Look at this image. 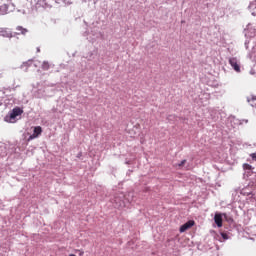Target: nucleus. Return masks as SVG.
Instances as JSON below:
<instances>
[{"label": "nucleus", "mask_w": 256, "mask_h": 256, "mask_svg": "<svg viewBox=\"0 0 256 256\" xmlns=\"http://www.w3.org/2000/svg\"><path fill=\"white\" fill-rule=\"evenodd\" d=\"M34 129H41V126L34 127Z\"/></svg>", "instance_id": "nucleus-21"}, {"label": "nucleus", "mask_w": 256, "mask_h": 256, "mask_svg": "<svg viewBox=\"0 0 256 256\" xmlns=\"http://www.w3.org/2000/svg\"><path fill=\"white\" fill-rule=\"evenodd\" d=\"M242 167L244 171H253V166H251V164L244 163Z\"/></svg>", "instance_id": "nucleus-11"}, {"label": "nucleus", "mask_w": 256, "mask_h": 256, "mask_svg": "<svg viewBox=\"0 0 256 256\" xmlns=\"http://www.w3.org/2000/svg\"><path fill=\"white\" fill-rule=\"evenodd\" d=\"M250 157L253 159V161H256V153L250 154Z\"/></svg>", "instance_id": "nucleus-19"}, {"label": "nucleus", "mask_w": 256, "mask_h": 256, "mask_svg": "<svg viewBox=\"0 0 256 256\" xmlns=\"http://www.w3.org/2000/svg\"><path fill=\"white\" fill-rule=\"evenodd\" d=\"M17 35H27L29 33V30L27 28H23V26H17L16 27Z\"/></svg>", "instance_id": "nucleus-8"}, {"label": "nucleus", "mask_w": 256, "mask_h": 256, "mask_svg": "<svg viewBox=\"0 0 256 256\" xmlns=\"http://www.w3.org/2000/svg\"><path fill=\"white\" fill-rule=\"evenodd\" d=\"M245 172L248 177H251V175H253V170H245Z\"/></svg>", "instance_id": "nucleus-16"}, {"label": "nucleus", "mask_w": 256, "mask_h": 256, "mask_svg": "<svg viewBox=\"0 0 256 256\" xmlns=\"http://www.w3.org/2000/svg\"><path fill=\"white\" fill-rule=\"evenodd\" d=\"M249 123V120H242L240 121L239 125L243 126V125H247Z\"/></svg>", "instance_id": "nucleus-15"}, {"label": "nucleus", "mask_w": 256, "mask_h": 256, "mask_svg": "<svg viewBox=\"0 0 256 256\" xmlns=\"http://www.w3.org/2000/svg\"><path fill=\"white\" fill-rule=\"evenodd\" d=\"M9 11V4H3L0 6V15H7V12Z\"/></svg>", "instance_id": "nucleus-9"}, {"label": "nucleus", "mask_w": 256, "mask_h": 256, "mask_svg": "<svg viewBox=\"0 0 256 256\" xmlns=\"http://www.w3.org/2000/svg\"><path fill=\"white\" fill-rule=\"evenodd\" d=\"M221 237H222L224 240L229 239V235H227V233H225V232H222V233H221Z\"/></svg>", "instance_id": "nucleus-14"}, {"label": "nucleus", "mask_w": 256, "mask_h": 256, "mask_svg": "<svg viewBox=\"0 0 256 256\" xmlns=\"http://www.w3.org/2000/svg\"><path fill=\"white\" fill-rule=\"evenodd\" d=\"M42 132H43V130H41V129H34V133L29 136L27 141H33V139H37V136L41 135Z\"/></svg>", "instance_id": "nucleus-6"}, {"label": "nucleus", "mask_w": 256, "mask_h": 256, "mask_svg": "<svg viewBox=\"0 0 256 256\" xmlns=\"http://www.w3.org/2000/svg\"><path fill=\"white\" fill-rule=\"evenodd\" d=\"M214 221L217 227H223V216L221 214H215Z\"/></svg>", "instance_id": "nucleus-4"}, {"label": "nucleus", "mask_w": 256, "mask_h": 256, "mask_svg": "<svg viewBox=\"0 0 256 256\" xmlns=\"http://www.w3.org/2000/svg\"><path fill=\"white\" fill-rule=\"evenodd\" d=\"M12 5L13 7H16V9H23V7H25V0H14Z\"/></svg>", "instance_id": "nucleus-5"}, {"label": "nucleus", "mask_w": 256, "mask_h": 256, "mask_svg": "<svg viewBox=\"0 0 256 256\" xmlns=\"http://www.w3.org/2000/svg\"><path fill=\"white\" fill-rule=\"evenodd\" d=\"M75 253H79L80 256L85 255V252L83 250H75Z\"/></svg>", "instance_id": "nucleus-17"}, {"label": "nucleus", "mask_w": 256, "mask_h": 256, "mask_svg": "<svg viewBox=\"0 0 256 256\" xmlns=\"http://www.w3.org/2000/svg\"><path fill=\"white\" fill-rule=\"evenodd\" d=\"M69 256H77V255H75V254H69Z\"/></svg>", "instance_id": "nucleus-22"}, {"label": "nucleus", "mask_w": 256, "mask_h": 256, "mask_svg": "<svg viewBox=\"0 0 256 256\" xmlns=\"http://www.w3.org/2000/svg\"><path fill=\"white\" fill-rule=\"evenodd\" d=\"M114 202L118 204L119 207H121L122 204L121 202H119V199L117 197H115Z\"/></svg>", "instance_id": "nucleus-18"}, {"label": "nucleus", "mask_w": 256, "mask_h": 256, "mask_svg": "<svg viewBox=\"0 0 256 256\" xmlns=\"http://www.w3.org/2000/svg\"><path fill=\"white\" fill-rule=\"evenodd\" d=\"M229 64L233 67L234 71L241 73V67L239 66V62H237V58H230Z\"/></svg>", "instance_id": "nucleus-2"}, {"label": "nucleus", "mask_w": 256, "mask_h": 256, "mask_svg": "<svg viewBox=\"0 0 256 256\" xmlns=\"http://www.w3.org/2000/svg\"><path fill=\"white\" fill-rule=\"evenodd\" d=\"M21 115H23V109L15 107L8 115L5 116L4 121H6V123H16L17 117H21Z\"/></svg>", "instance_id": "nucleus-1"}, {"label": "nucleus", "mask_w": 256, "mask_h": 256, "mask_svg": "<svg viewBox=\"0 0 256 256\" xmlns=\"http://www.w3.org/2000/svg\"><path fill=\"white\" fill-rule=\"evenodd\" d=\"M0 33L2 37H12L11 32H7V30H2Z\"/></svg>", "instance_id": "nucleus-12"}, {"label": "nucleus", "mask_w": 256, "mask_h": 256, "mask_svg": "<svg viewBox=\"0 0 256 256\" xmlns=\"http://www.w3.org/2000/svg\"><path fill=\"white\" fill-rule=\"evenodd\" d=\"M3 77V70H0V79Z\"/></svg>", "instance_id": "nucleus-20"}, {"label": "nucleus", "mask_w": 256, "mask_h": 256, "mask_svg": "<svg viewBox=\"0 0 256 256\" xmlns=\"http://www.w3.org/2000/svg\"><path fill=\"white\" fill-rule=\"evenodd\" d=\"M185 163H187V160H182L179 164H176L175 167H178V169H181V167H183Z\"/></svg>", "instance_id": "nucleus-13"}, {"label": "nucleus", "mask_w": 256, "mask_h": 256, "mask_svg": "<svg viewBox=\"0 0 256 256\" xmlns=\"http://www.w3.org/2000/svg\"><path fill=\"white\" fill-rule=\"evenodd\" d=\"M50 67H51V65L49 64V62L44 61V62L42 63V69H43V71H49Z\"/></svg>", "instance_id": "nucleus-10"}, {"label": "nucleus", "mask_w": 256, "mask_h": 256, "mask_svg": "<svg viewBox=\"0 0 256 256\" xmlns=\"http://www.w3.org/2000/svg\"><path fill=\"white\" fill-rule=\"evenodd\" d=\"M247 102L249 103V105H251V107H256V96L250 94L249 96H247Z\"/></svg>", "instance_id": "nucleus-7"}, {"label": "nucleus", "mask_w": 256, "mask_h": 256, "mask_svg": "<svg viewBox=\"0 0 256 256\" xmlns=\"http://www.w3.org/2000/svg\"><path fill=\"white\" fill-rule=\"evenodd\" d=\"M195 225V221L190 220L180 227V233H185L188 229H191Z\"/></svg>", "instance_id": "nucleus-3"}]
</instances>
